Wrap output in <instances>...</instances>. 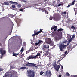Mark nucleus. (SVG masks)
<instances>
[{
    "instance_id": "f257e3e1",
    "label": "nucleus",
    "mask_w": 77,
    "mask_h": 77,
    "mask_svg": "<svg viewBox=\"0 0 77 77\" xmlns=\"http://www.w3.org/2000/svg\"><path fill=\"white\" fill-rule=\"evenodd\" d=\"M27 75L29 77H35V72L33 70H27Z\"/></svg>"
},
{
    "instance_id": "f03ea898",
    "label": "nucleus",
    "mask_w": 77,
    "mask_h": 77,
    "mask_svg": "<svg viewBox=\"0 0 77 77\" xmlns=\"http://www.w3.org/2000/svg\"><path fill=\"white\" fill-rule=\"evenodd\" d=\"M67 42V41L65 40L60 45L59 47L60 51H62L64 48H66V45H64L63 43H66Z\"/></svg>"
},
{
    "instance_id": "7ed1b4c3",
    "label": "nucleus",
    "mask_w": 77,
    "mask_h": 77,
    "mask_svg": "<svg viewBox=\"0 0 77 77\" xmlns=\"http://www.w3.org/2000/svg\"><path fill=\"white\" fill-rule=\"evenodd\" d=\"M45 75L48 77H50L51 75V73L50 71H47L45 72Z\"/></svg>"
},
{
    "instance_id": "20e7f679",
    "label": "nucleus",
    "mask_w": 77,
    "mask_h": 77,
    "mask_svg": "<svg viewBox=\"0 0 77 77\" xmlns=\"http://www.w3.org/2000/svg\"><path fill=\"white\" fill-rule=\"evenodd\" d=\"M1 54L2 56L0 57L1 59H2L3 57V55L6 53V51L5 50H3V49L1 48L0 49Z\"/></svg>"
},
{
    "instance_id": "39448f33",
    "label": "nucleus",
    "mask_w": 77,
    "mask_h": 77,
    "mask_svg": "<svg viewBox=\"0 0 77 77\" xmlns=\"http://www.w3.org/2000/svg\"><path fill=\"white\" fill-rule=\"evenodd\" d=\"M48 44H50L51 46H53L54 45V42L53 41H51L50 39H48Z\"/></svg>"
},
{
    "instance_id": "423d86ee",
    "label": "nucleus",
    "mask_w": 77,
    "mask_h": 77,
    "mask_svg": "<svg viewBox=\"0 0 77 77\" xmlns=\"http://www.w3.org/2000/svg\"><path fill=\"white\" fill-rule=\"evenodd\" d=\"M54 66L57 71H59V68H60V66H57V65L55 64Z\"/></svg>"
},
{
    "instance_id": "0eeeda50",
    "label": "nucleus",
    "mask_w": 77,
    "mask_h": 77,
    "mask_svg": "<svg viewBox=\"0 0 77 77\" xmlns=\"http://www.w3.org/2000/svg\"><path fill=\"white\" fill-rule=\"evenodd\" d=\"M35 59L36 58H35V56H33V55H31L29 56V57H28L27 59L28 60H29V59Z\"/></svg>"
},
{
    "instance_id": "6e6552de",
    "label": "nucleus",
    "mask_w": 77,
    "mask_h": 77,
    "mask_svg": "<svg viewBox=\"0 0 77 77\" xmlns=\"http://www.w3.org/2000/svg\"><path fill=\"white\" fill-rule=\"evenodd\" d=\"M42 29H40V31H38L37 32L36 34H34L32 35V36H35L36 35H38V34H39V33H41L42 32Z\"/></svg>"
},
{
    "instance_id": "1a4fd4ad",
    "label": "nucleus",
    "mask_w": 77,
    "mask_h": 77,
    "mask_svg": "<svg viewBox=\"0 0 77 77\" xmlns=\"http://www.w3.org/2000/svg\"><path fill=\"white\" fill-rule=\"evenodd\" d=\"M54 29V31H56L57 29V26H56L54 27H52L51 28V30H53Z\"/></svg>"
},
{
    "instance_id": "9d476101",
    "label": "nucleus",
    "mask_w": 77,
    "mask_h": 77,
    "mask_svg": "<svg viewBox=\"0 0 77 77\" xmlns=\"http://www.w3.org/2000/svg\"><path fill=\"white\" fill-rule=\"evenodd\" d=\"M15 71L14 70H12L11 71V72H10V73H9V75H11H11H13V74H14V73H15Z\"/></svg>"
},
{
    "instance_id": "9b49d317",
    "label": "nucleus",
    "mask_w": 77,
    "mask_h": 77,
    "mask_svg": "<svg viewBox=\"0 0 77 77\" xmlns=\"http://www.w3.org/2000/svg\"><path fill=\"white\" fill-rule=\"evenodd\" d=\"M36 64L34 63H31L30 65H29V66H35Z\"/></svg>"
},
{
    "instance_id": "f8f14e48",
    "label": "nucleus",
    "mask_w": 77,
    "mask_h": 77,
    "mask_svg": "<svg viewBox=\"0 0 77 77\" xmlns=\"http://www.w3.org/2000/svg\"><path fill=\"white\" fill-rule=\"evenodd\" d=\"M43 47H44V48H49V45H44L43 46Z\"/></svg>"
},
{
    "instance_id": "ddd939ff",
    "label": "nucleus",
    "mask_w": 77,
    "mask_h": 77,
    "mask_svg": "<svg viewBox=\"0 0 77 77\" xmlns=\"http://www.w3.org/2000/svg\"><path fill=\"white\" fill-rule=\"evenodd\" d=\"M4 3L7 6H8V5H9V3L8 2H4Z\"/></svg>"
},
{
    "instance_id": "4468645a",
    "label": "nucleus",
    "mask_w": 77,
    "mask_h": 77,
    "mask_svg": "<svg viewBox=\"0 0 77 77\" xmlns=\"http://www.w3.org/2000/svg\"><path fill=\"white\" fill-rule=\"evenodd\" d=\"M38 56H40V53H38V54L35 56V59L38 58Z\"/></svg>"
},
{
    "instance_id": "2eb2a0df",
    "label": "nucleus",
    "mask_w": 77,
    "mask_h": 77,
    "mask_svg": "<svg viewBox=\"0 0 77 77\" xmlns=\"http://www.w3.org/2000/svg\"><path fill=\"white\" fill-rule=\"evenodd\" d=\"M18 54H19L18 53L17 54L15 53H13V56H16V57H17V56H18Z\"/></svg>"
},
{
    "instance_id": "dca6fc26",
    "label": "nucleus",
    "mask_w": 77,
    "mask_h": 77,
    "mask_svg": "<svg viewBox=\"0 0 77 77\" xmlns=\"http://www.w3.org/2000/svg\"><path fill=\"white\" fill-rule=\"evenodd\" d=\"M27 69V67H22L21 68H20V69Z\"/></svg>"
},
{
    "instance_id": "f3484780",
    "label": "nucleus",
    "mask_w": 77,
    "mask_h": 77,
    "mask_svg": "<svg viewBox=\"0 0 77 77\" xmlns=\"http://www.w3.org/2000/svg\"><path fill=\"white\" fill-rule=\"evenodd\" d=\"M72 39L71 38L69 40V42L67 44V45H68L69 44V43H70V42H71L72 41Z\"/></svg>"
},
{
    "instance_id": "a211bd4d",
    "label": "nucleus",
    "mask_w": 77,
    "mask_h": 77,
    "mask_svg": "<svg viewBox=\"0 0 77 77\" xmlns=\"http://www.w3.org/2000/svg\"><path fill=\"white\" fill-rule=\"evenodd\" d=\"M17 8H21V5L19 4L17 5Z\"/></svg>"
},
{
    "instance_id": "6ab92c4d",
    "label": "nucleus",
    "mask_w": 77,
    "mask_h": 77,
    "mask_svg": "<svg viewBox=\"0 0 77 77\" xmlns=\"http://www.w3.org/2000/svg\"><path fill=\"white\" fill-rule=\"evenodd\" d=\"M14 5H18V3L17 2H13Z\"/></svg>"
},
{
    "instance_id": "aec40b11",
    "label": "nucleus",
    "mask_w": 77,
    "mask_h": 77,
    "mask_svg": "<svg viewBox=\"0 0 77 77\" xmlns=\"http://www.w3.org/2000/svg\"><path fill=\"white\" fill-rule=\"evenodd\" d=\"M38 42V43H39V44H41V43H43V42L42 41V40H39V41Z\"/></svg>"
},
{
    "instance_id": "412c9836",
    "label": "nucleus",
    "mask_w": 77,
    "mask_h": 77,
    "mask_svg": "<svg viewBox=\"0 0 77 77\" xmlns=\"http://www.w3.org/2000/svg\"><path fill=\"white\" fill-rule=\"evenodd\" d=\"M23 51H24V48L22 47L21 50L20 51V52L22 53V52H23Z\"/></svg>"
},
{
    "instance_id": "4be33fe9",
    "label": "nucleus",
    "mask_w": 77,
    "mask_h": 77,
    "mask_svg": "<svg viewBox=\"0 0 77 77\" xmlns=\"http://www.w3.org/2000/svg\"><path fill=\"white\" fill-rule=\"evenodd\" d=\"M75 0L74 1H73L72 2L71 5H74V3H75Z\"/></svg>"
},
{
    "instance_id": "5701e85b",
    "label": "nucleus",
    "mask_w": 77,
    "mask_h": 77,
    "mask_svg": "<svg viewBox=\"0 0 77 77\" xmlns=\"http://www.w3.org/2000/svg\"><path fill=\"white\" fill-rule=\"evenodd\" d=\"M75 35H74L72 36L71 39H73L75 38Z\"/></svg>"
},
{
    "instance_id": "b1692460",
    "label": "nucleus",
    "mask_w": 77,
    "mask_h": 77,
    "mask_svg": "<svg viewBox=\"0 0 77 77\" xmlns=\"http://www.w3.org/2000/svg\"><path fill=\"white\" fill-rule=\"evenodd\" d=\"M67 52H68V51H66L65 52V54H63V56H66V53H67Z\"/></svg>"
},
{
    "instance_id": "393cba45",
    "label": "nucleus",
    "mask_w": 77,
    "mask_h": 77,
    "mask_svg": "<svg viewBox=\"0 0 77 77\" xmlns=\"http://www.w3.org/2000/svg\"><path fill=\"white\" fill-rule=\"evenodd\" d=\"M23 46H26V43H23Z\"/></svg>"
},
{
    "instance_id": "a878e982",
    "label": "nucleus",
    "mask_w": 77,
    "mask_h": 77,
    "mask_svg": "<svg viewBox=\"0 0 77 77\" xmlns=\"http://www.w3.org/2000/svg\"><path fill=\"white\" fill-rule=\"evenodd\" d=\"M66 14V12H64L62 13V15H65Z\"/></svg>"
},
{
    "instance_id": "bb28decb",
    "label": "nucleus",
    "mask_w": 77,
    "mask_h": 77,
    "mask_svg": "<svg viewBox=\"0 0 77 77\" xmlns=\"http://www.w3.org/2000/svg\"><path fill=\"white\" fill-rule=\"evenodd\" d=\"M44 73V72L42 71H41L40 72V75H42V74H43V73Z\"/></svg>"
},
{
    "instance_id": "cd10ccee",
    "label": "nucleus",
    "mask_w": 77,
    "mask_h": 77,
    "mask_svg": "<svg viewBox=\"0 0 77 77\" xmlns=\"http://www.w3.org/2000/svg\"><path fill=\"white\" fill-rule=\"evenodd\" d=\"M9 3L11 4H14V2L13 1H10L9 2Z\"/></svg>"
},
{
    "instance_id": "c85d7f7f",
    "label": "nucleus",
    "mask_w": 77,
    "mask_h": 77,
    "mask_svg": "<svg viewBox=\"0 0 77 77\" xmlns=\"http://www.w3.org/2000/svg\"><path fill=\"white\" fill-rule=\"evenodd\" d=\"M66 75H67V76H68V77H69V75H69V73H68V72H67Z\"/></svg>"
},
{
    "instance_id": "c756f323",
    "label": "nucleus",
    "mask_w": 77,
    "mask_h": 77,
    "mask_svg": "<svg viewBox=\"0 0 77 77\" xmlns=\"http://www.w3.org/2000/svg\"><path fill=\"white\" fill-rule=\"evenodd\" d=\"M67 38H71V35H67Z\"/></svg>"
},
{
    "instance_id": "7c9ffc66",
    "label": "nucleus",
    "mask_w": 77,
    "mask_h": 77,
    "mask_svg": "<svg viewBox=\"0 0 77 77\" xmlns=\"http://www.w3.org/2000/svg\"><path fill=\"white\" fill-rule=\"evenodd\" d=\"M62 30H63L62 29L60 28V29H58V31H62Z\"/></svg>"
},
{
    "instance_id": "2f4dec72",
    "label": "nucleus",
    "mask_w": 77,
    "mask_h": 77,
    "mask_svg": "<svg viewBox=\"0 0 77 77\" xmlns=\"http://www.w3.org/2000/svg\"><path fill=\"white\" fill-rule=\"evenodd\" d=\"M42 12H44V11H45V8L43 9H42Z\"/></svg>"
},
{
    "instance_id": "473e14b6",
    "label": "nucleus",
    "mask_w": 77,
    "mask_h": 77,
    "mask_svg": "<svg viewBox=\"0 0 77 77\" xmlns=\"http://www.w3.org/2000/svg\"><path fill=\"white\" fill-rule=\"evenodd\" d=\"M39 44V42H38V43H35V44L36 45H38Z\"/></svg>"
},
{
    "instance_id": "72a5a7b5",
    "label": "nucleus",
    "mask_w": 77,
    "mask_h": 77,
    "mask_svg": "<svg viewBox=\"0 0 77 77\" xmlns=\"http://www.w3.org/2000/svg\"><path fill=\"white\" fill-rule=\"evenodd\" d=\"M12 7L13 8H15V6L14 5H12Z\"/></svg>"
},
{
    "instance_id": "f704fd0d",
    "label": "nucleus",
    "mask_w": 77,
    "mask_h": 77,
    "mask_svg": "<svg viewBox=\"0 0 77 77\" xmlns=\"http://www.w3.org/2000/svg\"><path fill=\"white\" fill-rule=\"evenodd\" d=\"M21 2H23H23H27V1L26 0H21Z\"/></svg>"
},
{
    "instance_id": "c9c22d12",
    "label": "nucleus",
    "mask_w": 77,
    "mask_h": 77,
    "mask_svg": "<svg viewBox=\"0 0 77 77\" xmlns=\"http://www.w3.org/2000/svg\"><path fill=\"white\" fill-rule=\"evenodd\" d=\"M52 18H53L51 16L50 18V20H52Z\"/></svg>"
},
{
    "instance_id": "e433bc0d",
    "label": "nucleus",
    "mask_w": 77,
    "mask_h": 77,
    "mask_svg": "<svg viewBox=\"0 0 77 77\" xmlns=\"http://www.w3.org/2000/svg\"><path fill=\"white\" fill-rule=\"evenodd\" d=\"M27 66H29V65L27 64L25 65L26 67Z\"/></svg>"
},
{
    "instance_id": "4c0bfd02",
    "label": "nucleus",
    "mask_w": 77,
    "mask_h": 77,
    "mask_svg": "<svg viewBox=\"0 0 77 77\" xmlns=\"http://www.w3.org/2000/svg\"><path fill=\"white\" fill-rule=\"evenodd\" d=\"M71 28H72V29H75V27L74 26H72Z\"/></svg>"
},
{
    "instance_id": "58836bf2",
    "label": "nucleus",
    "mask_w": 77,
    "mask_h": 77,
    "mask_svg": "<svg viewBox=\"0 0 77 77\" xmlns=\"http://www.w3.org/2000/svg\"><path fill=\"white\" fill-rule=\"evenodd\" d=\"M61 5H62V4H58V6H61Z\"/></svg>"
},
{
    "instance_id": "ea45409f",
    "label": "nucleus",
    "mask_w": 77,
    "mask_h": 77,
    "mask_svg": "<svg viewBox=\"0 0 77 77\" xmlns=\"http://www.w3.org/2000/svg\"><path fill=\"white\" fill-rule=\"evenodd\" d=\"M3 71V69L2 68H0V71Z\"/></svg>"
},
{
    "instance_id": "a19ab883",
    "label": "nucleus",
    "mask_w": 77,
    "mask_h": 77,
    "mask_svg": "<svg viewBox=\"0 0 77 77\" xmlns=\"http://www.w3.org/2000/svg\"><path fill=\"white\" fill-rule=\"evenodd\" d=\"M27 53H29V51H26V54H27Z\"/></svg>"
},
{
    "instance_id": "79ce46f5",
    "label": "nucleus",
    "mask_w": 77,
    "mask_h": 77,
    "mask_svg": "<svg viewBox=\"0 0 77 77\" xmlns=\"http://www.w3.org/2000/svg\"><path fill=\"white\" fill-rule=\"evenodd\" d=\"M55 39H56V40H58V38H57V37H55Z\"/></svg>"
},
{
    "instance_id": "37998d69",
    "label": "nucleus",
    "mask_w": 77,
    "mask_h": 77,
    "mask_svg": "<svg viewBox=\"0 0 77 77\" xmlns=\"http://www.w3.org/2000/svg\"><path fill=\"white\" fill-rule=\"evenodd\" d=\"M71 6V5H68L67 7V8H69V7H70V6Z\"/></svg>"
},
{
    "instance_id": "c03bdc74",
    "label": "nucleus",
    "mask_w": 77,
    "mask_h": 77,
    "mask_svg": "<svg viewBox=\"0 0 77 77\" xmlns=\"http://www.w3.org/2000/svg\"><path fill=\"white\" fill-rule=\"evenodd\" d=\"M20 11H21V12H23V9H20Z\"/></svg>"
},
{
    "instance_id": "a18cd8bd",
    "label": "nucleus",
    "mask_w": 77,
    "mask_h": 77,
    "mask_svg": "<svg viewBox=\"0 0 77 77\" xmlns=\"http://www.w3.org/2000/svg\"><path fill=\"white\" fill-rule=\"evenodd\" d=\"M27 64H28V65H30V63H29V62H28L27 63Z\"/></svg>"
},
{
    "instance_id": "49530a36",
    "label": "nucleus",
    "mask_w": 77,
    "mask_h": 77,
    "mask_svg": "<svg viewBox=\"0 0 77 77\" xmlns=\"http://www.w3.org/2000/svg\"><path fill=\"white\" fill-rule=\"evenodd\" d=\"M62 77V75H59V77Z\"/></svg>"
},
{
    "instance_id": "de8ad7c7",
    "label": "nucleus",
    "mask_w": 77,
    "mask_h": 77,
    "mask_svg": "<svg viewBox=\"0 0 77 77\" xmlns=\"http://www.w3.org/2000/svg\"><path fill=\"white\" fill-rule=\"evenodd\" d=\"M61 68L62 69H63V66H61Z\"/></svg>"
},
{
    "instance_id": "09e8293b",
    "label": "nucleus",
    "mask_w": 77,
    "mask_h": 77,
    "mask_svg": "<svg viewBox=\"0 0 77 77\" xmlns=\"http://www.w3.org/2000/svg\"><path fill=\"white\" fill-rule=\"evenodd\" d=\"M72 77H75V76H74V75H72Z\"/></svg>"
},
{
    "instance_id": "8fccbe9b",
    "label": "nucleus",
    "mask_w": 77,
    "mask_h": 77,
    "mask_svg": "<svg viewBox=\"0 0 77 77\" xmlns=\"http://www.w3.org/2000/svg\"><path fill=\"white\" fill-rule=\"evenodd\" d=\"M40 52L41 53H42V51H41Z\"/></svg>"
},
{
    "instance_id": "3c124183",
    "label": "nucleus",
    "mask_w": 77,
    "mask_h": 77,
    "mask_svg": "<svg viewBox=\"0 0 77 77\" xmlns=\"http://www.w3.org/2000/svg\"><path fill=\"white\" fill-rule=\"evenodd\" d=\"M24 54H22V56H24Z\"/></svg>"
},
{
    "instance_id": "603ef678",
    "label": "nucleus",
    "mask_w": 77,
    "mask_h": 77,
    "mask_svg": "<svg viewBox=\"0 0 77 77\" xmlns=\"http://www.w3.org/2000/svg\"><path fill=\"white\" fill-rule=\"evenodd\" d=\"M75 76V77H77V75H76Z\"/></svg>"
},
{
    "instance_id": "864d4df0",
    "label": "nucleus",
    "mask_w": 77,
    "mask_h": 77,
    "mask_svg": "<svg viewBox=\"0 0 77 77\" xmlns=\"http://www.w3.org/2000/svg\"><path fill=\"white\" fill-rule=\"evenodd\" d=\"M49 54H50V53H49Z\"/></svg>"
},
{
    "instance_id": "5fc2aeb1",
    "label": "nucleus",
    "mask_w": 77,
    "mask_h": 77,
    "mask_svg": "<svg viewBox=\"0 0 77 77\" xmlns=\"http://www.w3.org/2000/svg\"><path fill=\"white\" fill-rule=\"evenodd\" d=\"M39 9H41V8H39Z\"/></svg>"
},
{
    "instance_id": "6e6d98bb",
    "label": "nucleus",
    "mask_w": 77,
    "mask_h": 77,
    "mask_svg": "<svg viewBox=\"0 0 77 77\" xmlns=\"http://www.w3.org/2000/svg\"><path fill=\"white\" fill-rule=\"evenodd\" d=\"M43 50H44V48H43Z\"/></svg>"
},
{
    "instance_id": "4d7b16f0",
    "label": "nucleus",
    "mask_w": 77,
    "mask_h": 77,
    "mask_svg": "<svg viewBox=\"0 0 77 77\" xmlns=\"http://www.w3.org/2000/svg\"><path fill=\"white\" fill-rule=\"evenodd\" d=\"M37 48H38V47H37Z\"/></svg>"
},
{
    "instance_id": "13d9d810",
    "label": "nucleus",
    "mask_w": 77,
    "mask_h": 77,
    "mask_svg": "<svg viewBox=\"0 0 77 77\" xmlns=\"http://www.w3.org/2000/svg\"><path fill=\"white\" fill-rule=\"evenodd\" d=\"M47 0H45V1H47Z\"/></svg>"
},
{
    "instance_id": "bf43d9fd",
    "label": "nucleus",
    "mask_w": 77,
    "mask_h": 77,
    "mask_svg": "<svg viewBox=\"0 0 77 77\" xmlns=\"http://www.w3.org/2000/svg\"><path fill=\"white\" fill-rule=\"evenodd\" d=\"M35 49H36V48H35Z\"/></svg>"
},
{
    "instance_id": "052dcab7",
    "label": "nucleus",
    "mask_w": 77,
    "mask_h": 77,
    "mask_svg": "<svg viewBox=\"0 0 77 77\" xmlns=\"http://www.w3.org/2000/svg\"><path fill=\"white\" fill-rule=\"evenodd\" d=\"M47 14H48V12H47Z\"/></svg>"
}]
</instances>
